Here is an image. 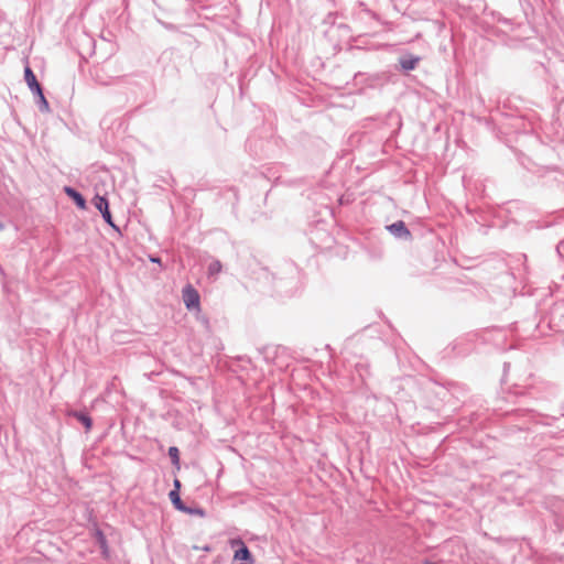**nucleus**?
Here are the masks:
<instances>
[{"mask_svg":"<svg viewBox=\"0 0 564 564\" xmlns=\"http://www.w3.org/2000/svg\"><path fill=\"white\" fill-rule=\"evenodd\" d=\"M93 204L98 209L104 218V220L111 226L113 229L119 230V228L115 225L112 220V216L109 209V202L105 196L96 195L93 198Z\"/></svg>","mask_w":564,"mask_h":564,"instance_id":"f257e3e1","label":"nucleus"},{"mask_svg":"<svg viewBox=\"0 0 564 564\" xmlns=\"http://www.w3.org/2000/svg\"><path fill=\"white\" fill-rule=\"evenodd\" d=\"M183 301L187 310L199 308V294L192 285L183 289Z\"/></svg>","mask_w":564,"mask_h":564,"instance_id":"f03ea898","label":"nucleus"},{"mask_svg":"<svg viewBox=\"0 0 564 564\" xmlns=\"http://www.w3.org/2000/svg\"><path fill=\"white\" fill-rule=\"evenodd\" d=\"M387 229L395 238L403 239V240H408L411 238V232L408 229L405 223L402 220H398V221L387 226Z\"/></svg>","mask_w":564,"mask_h":564,"instance_id":"7ed1b4c3","label":"nucleus"},{"mask_svg":"<svg viewBox=\"0 0 564 564\" xmlns=\"http://www.w3.org/2000/svg\"><path fill=\"white\" fill-rule=\"evenodd\" d=\"M420 61H421L420 56H415L412 54H405L399 58V65L402 70L410 72V70H413L416 68Z\"/></svg>","mask_w":564,"mask_h":564,"instance_id":"20e7f679","label":"nucleus"},{"mask_svg":"<svg viewBox=\"0 0 564 564\" xmlns=\"http://www.w3.org/2000/svg\"><path fill=\"white\" fill-rule=\"evenodd\" d=\"M235 543L239 545V549L235 551L234 558L251 563L253 561L252 554L248 546L245 544V542H242L241 540H237L235 541Z\"/></svg>","mask_w":564,"mask_h":564,"instance_id":"39448f33","label":"nucleus"},{"mask_svg":"<svg viewBox=\"0 0 564 564\" xmlns=\"http://www.w3.org/2000/svg\"><path fill=\"white\" fill-rule=\"evenodd\" d=\"M94 536H95L96 543L98 544V546L101 550L102 557L109 558L110 550H109L108 542H107V539H106V535L104 534V532L100 529H96Z\"/></svg>","mask_w":564,"mask_h":564,"instance_id":"423d86ee","label":"nucleus"},{"mask_svg":"<svg viewBox=\"0 0 564 564\" xmlns=\"http://www.w3.org/2000/svg\"><path fill=\"white\" fill-rule=\"evenodd\" d=\"M65 194L74 200V203L79 207L80 209L86 208V199L85 197L74 187L66 186L64 188Z\"/></svg>","mask_w":564,"mask_h":564,"instance_id":"0eeeda50","label":"nucleus"},{"mask_svg":"<svg viewBox=\"0 0 564 564\" xmlns=\"http://www.w3.org/2000/svg\"><path fill=\"white\" fill-rule=\"evenodd\" d=\"M72 416H74L78 422H80L87 431H89L93 426V420L91 417L82 411H73Z\"/></svg>","mask_w":564,"mask_h":564,"instance_id":"6e6552de","label":"nucleus"},{"mask_svg":"<svg viewBox=\"0 0 564 564\" xmlns=\"http://www.w3.org/2000/svg\"><path fill=\"white\" fill-rule=\"evenodd\" d=\"M24 79L30 89L37 87V84H40L30 66H25L24 68Z\"/></svg>","mask_w":564,"mask_h":564,"instance_id":"1a4fd4ad","label":"nucleus"},{"mask_svg":"<svg viewBox=\"0 0 564 564\" xmlns=\"http://www.w3.org/2000/svg\"><path fill=\"white\" fill-rule=\"evenodd\" d=\"M169 497H170V500L171 502L173 503V506L175 507V509L180 510V511H183L185 510V505L184 502L182 501L181 497H180V494L177 490H171L170 494H169Z\"/></svg>","mask_w":564,"mask_h":564,"instance_id":"9d476101","label":"nucleus"},{"mask_svg":"<svg viewBox=\"0 0 564 564\" xmlns=\"http://www.w3.org/2000/svg\"><path fill=\"white\" fill-rule=\"evenodd\" d=\"M169 456L172 460V464L174 466H176L177 468H180V451H178V448L175 446H171L169 448Z\"/></svg>","mask_w":564,"mask_h":564,"instance_id":"9b49d317","label":"nucleus"},{"mask_svg":"<svg viewBox=\"0 0 564 564\" xmlns=\"http://www.w3.org/2000/svg\"><path fill=\"white\" fill-rule=\"evenodd\" d=\"M36 104L39 106V109L42 111V112H48L50 111V105H48V101L46 100L44 94H41L39 97H37V100H36Z\"/></svg>","mask_w":564,"mask_h":564,"instance_id":"f8f14e48","label":"nucleus"},{"mask_svg":"<svg viewBox=\"0 0 564 564\" xmlns=\"http://www.w3.org/2000/svg\"><path fill=\"white\" fill-rule=\"evenodd\" d=\"M221 263L218 260H214L208 265V274L216 275L221 271Z\"/></svg>","mask_w":564,"mask_h":564,"instance_id":"ddd939ff","label":"nucleus"},{"mask_svg":"<svg viewBox=\"0 0 564 564\" xmlns=\"http://www.w3.org/2000/svg\"><path fill=\"white\" fill-rule=\"evenodd\" d=\"M182 512H185V513H188V514H196V516H199V517H204L205 516V511L202 509V508H189V507H185V510H183Z\"/></svg>","mask_w":564,"mask_h":564,"instance_id":"4468645a","label":"nucleus"},{"mask_svg":"<svg viewBox=\"0 0 564 564\" xmlns=\"http://www.w3.org/2000/svg\"><path fill=\"white\" fill-rule=\"evenodd\" d=\"M36 97H39L41 94H44L43 93V88L41 86V84H37V87H34V88H31L30 89Z\"/></svg>","mask_w":564,"mask_h":564,"instance_id":"2eb2a0df","label":"nucleus"},{"mask_svg":"<svg viewBox=\"0 0 564 564\" xmlns=\"http://www.w3.org/2000/svg\"><path fill=\"white\" fill-rule=\"evenodd\" d=\"M174 486H175V489H174V490H177V491H178V489H180V487H181V482H180V480H178V479H175V480H174Z\"/></svg>","mask_w":564,"mask_h":564,"instance_id":"dca6fc26","label":"nucleus"},{"mask_svg":"<svg viewBox=\"0 0 564 564\" xmlns=\"http://www.w3.org/2000/svg\"><path fill=\"white\" fill-rule=\"evenodd\" d=\"M151 261L152 262H160V259L159 258H151Z\"/></svg>","mask_w":564,"mask_h":564,"instance_id":"f3484780","label":"nucleus"},{"mask_svg":"<svg viewBox=\"0 0 564 564\" xmlns=\"http://www.w3.org/2000/svg\"><path fill=\"white\" fill-rule=\"evenodd\" d=\"M561 245H562V243H560L558 246H556L557 252H560Z\"/></svg>","mask_w":564,"mask_h":564,"instance_id":"a211bd4d","label":"nucleus"}]
</instances>
